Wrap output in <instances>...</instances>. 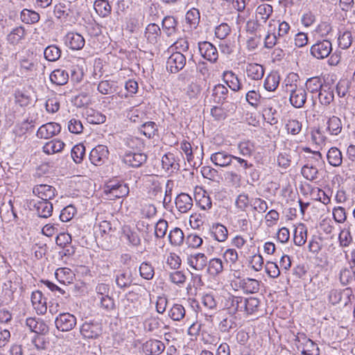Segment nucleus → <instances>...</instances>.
<instances>
[{"label":"nucleus","mask_w":355,"mask_h":355,"mask_svg":"<svg viewBox=\"0 0 355 355\" xmlns=\"http://www.w3.org/2000/svg\"><path fill=\"white\" fill-rule=\"evenodd\" d=\"M211 98L214 103L224 104L230 103L231 110H234L235 105L231 101L234 100L232 94L229 93L228 89L223 84H218L211 89Z\"/></svg>","instance_id":"obj_1"},{"label":"nucleus","mask_w":355,"mask_h":355,"mask_svg":"<svg viewBox=\"0 0 355 355\" xmlns=\"http://www.w3.org/2000/svg\"><path fill=\"white\" fill-rule=\"evenodd\" d=\"M313 159L316 162L315 164L313 163H307L305 164L301 170L302 175L306 180L313 181L318 178L319 175V166H321L323 164L322 159V155L320 152L313 153Z\"/></svg>","instance_id":"obj_2"},{"label":"nucleus","mask_w":355,"mask_h":355,"mask_svg":"<svg viewBox=\"0 0 355 355\" xmlns=\"http://www.w3.org/2000/svg\"><path fill=\"white\" fill-rule=\"evenodd\" d=\"M290 102L296 108H301L306 101V92L302 87H297L296 84H290Z\"/></svg>","instance_id":"obj_3"},{"label":"nucleus","mask_w":355,"mask_h":355,"mask_svg":"<svg viewBox=\"0 0 355 355\" xmlns=\"http://www.w3.org/2000/svg\"><path fill=\"white\" fill-rule=\"evenodd\" d=\"M55 324L58 330L69 331L75 327L76 324V318L69 313H60L56 317Z\"/></svg>","instance_id":"obj_4"},{"label":"nucleus","mask_w":355,"mask_h":355,"mask_svg":"<svg viewBox=\"0 0 355 355\" xmlns=\"http://www.w3.org/2000/svg\"><path fill=\"white\" fill-rule=\"evenodd\" d=\"M80 331L84 338L96 339L101 334L102 327L98 322L86 321L80 327Z\"/></svg>","instance_id":"obj_5"},{"label":"nucleus","mask_w":355,"mask_h":355,"mask_svg":"<svg viewBox=\"0 0 355 355\" xmlns=\"http://www.w3.org/2000/svg\"><path fill=\"white\" fill-rule=\"evenodd\" d=\"M332 51L331 42L328 40L319 41L311 48V55L317 59H324Z\"/></svg>","instance_id":"obj_6"},{"label":"nucleus","mask_w":355,"mask_h":355,"mask_svg":"<svg viewBox=\"0 0 355 355\" xmlns=\"http://www.w3.org/2000/svg\"><path fill=\"white\" fill-rule=\"evenodd\" d=\"M186 64V57L180 52L172 53L166 62V68L171 73H175L182 69Z\"/></svg>","instance_id":"obj_7"},{"label":"nucleus","mask_w":355,"mask_h":355,"mask_svg":"<svg viewBox=\"0 0 355 355\" xmlns=\"http://www.w3.org/2000/svg\"><path fill=\"white\" fill-rule=\"evenodd\" d=\"M61 131V125L55 122H49L41 125L36 133L40 139H48L57 135Z\"/></svg>","instance_id":"obj_8"},{"label":"nucleus","mask_w":355,"mask_h":355,"mask_svg":"<svg viewBox=\"0 0 355 355\" xmlns=\"http://www.w3.org/2000/svg\"><path fill=\"white\" fill-rule=\"evenodd\" d=\"M105 193L110 195V197L122 198L126 197L129 193V187L124 183L110 182L107 185Z\"/></svg>","instance_id":"obj_9"},{"label":"nucleus","mask_w":355,"mask_h":355,"mask_svg":"<svg viewBox=\"0 0 355 355\" xmlns=\"http://www.w3.org/2000/svg\"><path fill=\"white\" fill-rule=\"evenodd\" d=\"M243 297L228 295L225 298L224 306L230 313L235 314L237 312H243Z\"/></svg>","instance_id":"obj_10"},{"label":"nucleus","mask_w":355,"mask_h":355,"mask_svg":"<svg viewBox=\"0 0 355 355\" xmlns=\"http://www.w3.org/2000/svg\"><path fill=\"white\" fill-rule=\"evenodd\" d=\"M198 49L200 55L209 62L214 63L218 60V53L217 49L209 42L198 43Z\"/></svg>","instance_id":"obj_11"},{"label":"nucleus","mask_w":355,"mask_h":355,"mask_svg":"<svg viewBox=\"0 0 355 355\" xmlns=\"http://www.w3.org/2000/svg\"><path fill=\"white\" fill-rule=\"evenodd\" d=\"M108 153L105 146L98 145L91 150L89 159L93 164L101 166L107 159Z\"/></svg>","instance_id":"obj_12"},{"label":"nucleus","mask_w":355,"mask_h":355,"mask_svg":"<svg viewBox=\"0 0 355 355\" xmlns=\"http://www.w3.org/2000/svg\"><path fill=\"white\" fill-rule=\"evenodd\" d=\"M317 97L322 105L329 106L334 100V88L329 83L324 84Z\"/></svg>","instance_id":"obj_13"},{"label":"nucleus","mask_w":355,"mask_h":355,"mask_svg":"<svg viewBox=\"0 0 355 355\" xmlns=\"http://www.w3.org/2000/svg\"><path fill=\"white\" fill-rule=\"evenodd\" d=\"M26 325L31 331L37 334L45 335L49 332L48 325L40 318H28L26 320Z\"/></svg>","instance_id":"obj_14"},{"label":"nucleus","mask_w":355,"mask_h":355,"mask_svg":"<svg viewBox=\"0 0 355 355\" xmlns=\"http://www.w3.org/2000/svg\"><path fill=\"white\" fill-rule=\"evenodd\" d=\"M146 159V155L141 153L128 152L123 156L124 163L135 168L141 166Z\"/></svg>","instance_id":"obj_15"},{"label":"nucleus","mask_w":355,"mask_h":355,"mask_svg":"<svg viewBox=\"0 0 355 355\" xmlns=\"http://www.w3.org/2000/svg\"><path fill=\"white\" fill-rule=\"evenodd\" d=\"M223 79L233 92L242 89L243 85L238 76L232 71H225L223 73Z\"/></svg>","instance_id":"obj_16"},{"label":"nucleus","mask_w":355,"mask_h":355,"mask_svg":"<svg viewBox=\"0 0 355 355\" xmlns=\"http://www.w3.org/2000/svg\"><path fill=\"white\" fill-rule=\"evenodd\" d=\"M187 263L196 270H202L207 265V257L204 253L191 254L187 257Z\"/></svg>","instance_id":"obj_17"},{"label":"nucleus","mask_w":355,"mask_h":355,"mask_svg":"<svg viewBox=\"0 0 355 355\" xmlns=\"http://www.w3.org/2000/svg\"><path fill=\"white\" fill-rule=\"evenodd\" d=\"M55 189L47 184L37 185L33 188V193L40 200H52L55 196Z\"/></svg>","instance_id":"obj_18"},{"label":"nucleus","mask_w":355,"mask_h":355,"mask_svg":"<svg viewBox=\"0 0 355 355\" xmlns=\"http://www.w3.org/2000/svg\"><path fill=\"white\" fill-rule=\"evenodd\" d=\"M165 349L164 344L158 340L150 339L146 341L143 345V349L150 355H159Z\"/></svg>","instance_id":"obj_19"},{"label":"nucleus","mask_w":355,"mask_h":355,"mask_svg":"<svg viewBox=\"0 0 355 355\" xmlns=\"http://www.w3.org/2000/svg\"><path fill=\"white\" fill-rule=\"evenodd\" d=\"M85 39L79 33H69L66 35V44L72 50H80L85 46Z\"/></svg>","instance_id":"obj_20"},{"label":"nucleus","mask_w":355,"mask_h":355,"mask_svg":"<svg viewBox=\"0 0 355 355\" xmlns=\"http://www.w3.org/2000/svg\"><path fill=\"white\" fill-rule=\"evenodd\" d=\"M245 72L250 79L259 80L263 77L265 69L261 64L248 63L246 65Z\"/></svg>","instance_id":"obj_21"},{"label":"nucleus","mask_w":355,"mask_h":355,"mask_svg":"<svg viewBox=\"0 0 355 355\" xmlns=\"http://www.w3.org/2000/svg\"><path fill=\"white\" fill-rule=\"evenodd\" d=\"M31 302L38 314H44L46 312V300L43 298L41 291H36L32 293Z\"/></svg>","instance_id":"obj_22"},{"label":"nucleus","mask_w":355,"mask_h":355,"mask_svg":"<svg viewBox=\"0 0 355 355\" xmlns=\"http://www.w3.org/2000/svg\"><path fill=\"white\" fill-rule=\"evenodd\" d=\"M233 155L225 151H219L211 155V160L216 166L226 167L231 164Z\"/></svg>","instance_id":"obj_23"},{"label":"nucleus","mask_w":355,"mask_h":355,"mask_svg":"<svg viewBox=\"0 0 355 355\" xmlns=\"http://www.w3.org/2000/svg\"><path fill=\"white\" fill-rule=\"evenodd\" d=\"M325 83L320 76H314L308 78L305 83L306 92L313 94H318L322 87L324 86Z\"/></svg>","instance_id":"obj_24"},{"label":"nucleus","mask_w":355,"mask_h":355,"mask_svg":"<svg viewBox=\"0 0 355 355\" xmlns=\"http://www.w3.org/2000/svg\"><path fill=\"white\" fill-rule=\"evenodd\" d=\"M209 231L214 239L218 242H224L227 239L228 231L226 227L219 223H213Z\"/></svg>","instance_id":"obj_25"},{"label":"nucleus","mask_w":355,"mask_h":355,"mask_svg":"<svg viewBox=\"0 0 355 355\" xmlns=\"http://www.w3.org/2000/svg\"><path fill=\"white\" fill-rule=\"evenodd\" d=\"M239 287L246 293H255L259 291V282L255 279L244 278L239 282Z\"/></svg>","instance_id":"obj_26"},{"label":"nucleus","mask_w":355,"mask_h":355,"mask_svg":"<svg viewBox=\"0 0 355 355\" xmlns=\"http://www.w3.org/2000/svg\"><path fill=\"white\" fill-rule=\"evenodd\" d=\"M55 275L58 281L64 286L72 284L74 279L73 272L71 269L67 268H60L57 269Z\"/></svg>","instance_id":"obj_27"},{"label":"nucleus","mask_w":355,"mask_h":355,"mask_svg":"<svg viewBox=\"0 0 355 355\" xmlns=\"http://www.w3.org/2000/svg\"><path fill=\"white\" fill-rule=\"evenodd\" d=\"M343 129L342 122L339 117L331 116L327 121V131L331 135L337 136Z\"/></svg>","instance_id":"obj_28"},{"label":"nucleus","mask_w":355,"mask_h":355,"mask_svg":"<svg viewBox=\"0 0 355 355\" xmlns=\"http://www.w3.org/2000/svg\"><path fill=\"white\" fill-rule=\"evenodd\" d=\"M276 28V24H272V21L269 23V29L264 38V46L266 49H272L275 44L281 42V39H278V35L274 31Z\"/></svg>","instance_id":"obj_29"},{"label":"nucleus","mask_w":355,"mask_h":355,"mask_svg":"<svg viewBox=\"0 0 355 355\" xmlns=\"http://www.w3.org/2000/svg\"><path fill=\"white\" fill-rule=\"evenodd\" d=\"M33 206L40 217L48 218L51 216L53 205L51 201H37Z\"/></svg>","instance_id":"obj_30"},{"label":"nucleus","mask_w":355,"mask_h":355,"mask_svg":"<svg viewBox=\"0 0 355 355\" xmlns=\"http://www.w3.org/2000/svg\"><path fill=\"white\" fill-rule=\"evenodd\" d=\"M307 239V228L303 223H299L295 230L293 235V241L296 245H303Z\"/></svg>","instance_id":"obj_31"},{"label":"nucleus","mask_w":355,"mask_h":355,"mask_svg":"<svg viewBox=\"0 0 355 355\" xmlns=\"http://www.w3.org/2000/svg\"><path fill=\"white\" fill-rule=\"evenodd\" d=\"M122 236L128 241V244L137 247L141 243V239L139 234L132 230L129 226H124L122 229Z\"/></svg>","instance_id":"obj_32"},{"label":"nucleus","mask_w":355,"mask_h":355,"mask_svg":"<svg viewBox=\"0 0 355 355\" xmlns=\"http://www.w3.org/2000/svg\"><path fill=\"white\" fill-rule=\"evenodd\" d=\"M69 80L67 71L61 69H55L50 75V80L56 85H64Z\"/></svg>","instance_id":"obj_33"},{"label":"nucleus","mask_w":355,"mask_h":355,"mask_svg":"<svg viewBox=\"0 0 355 355\" xmlns=\"http://www.w3.org/2000/svg\"><path fill=\"white\" fill-rule=\"evenodd\" d=\"M65 144L60 139H53L46 142L43 146V152L48 155L60 153L62 150Z\"/></svg>","instance_id":"obj_34"},{"label":"nucleus","mask_w":355,"mask_h":355,"mask_svg":"<svg viewBox=\"0 0 355 355\" xmlns=\"http://www.w3.org/2000/svg\"><path fill=\"white\" fill-rule=\"evenodd\" d=\"M161 29L158 25L155 24H150L147 26L145 32V36L147 40L151 44H155L158 42Z\"/></svg>","instance_id":"obj_35"},{"label":"nucleus","mask_w":355,"mask_h":355,"mask_svg":"<svg viewBox=\"0 0 355 355\" xmlns=\"http://www.w3.org/2000/svg\"><path fill=\"white\" fill-rule=\"evenodd\" d=\"M94 8L96 13L101 17H107L111 14L112 6L107 0H96Z\"/></svg>","instance_id":"obj_36"},{"label":"nucleus","mask_w":355,"mask_h":355,"mask_svg":"<svg viewBox=\"0 0 355 355\" xmlns=\"http://www.w3.org/2000/svg\"><path fill=\"white\" fill-rule=\"evenodd\" d=\"M178 22L172 16H167L162 20V28L168 37L174 35L177 31Z\"/></svg>","instance_id":"obj_37"},{"label":"nucleus","mask_w":355,"mask_h":355,"mask_svg":"<svg viewBox=\"0 0 355 355\" xmlns=\"http://www.w3.org/2000/svg\"><path fill=\"white\" fill-rule=\"evenodd\" d=\"M132 282V276L130 271H120L116 275V284L121 288L129 287Z\"/></svg>","instance_id":"obj_38"},{"label":"nucleus","mask_w":355,"mask_h":355,"mask_svg":"<svg viewBox=\"0 0 355 355\" xmlns=\"http://www.w3.org/2000/svg\"><path fill=\"white\" fill-rule=\"evenodd\" d=\"M280 81V77L277 72L272 71L266 78L264 80V88L269 92L275 91Z\"/></svg>","instance_id":"obj_39"},{"label":"nucleus","mask_w":355,"mask_h":355,"mask_svg":"<svg viewBox=\"0 0 355 355\" xmlns=\"http://www.w3.org/2000/svg\"><path fill=\"white\" fill-rule=\"evenodd\" d=\"M328 162L333 166H340L343 162V155L340 150L336 148H331L327 154Z\"/></svg>","instance_id":"obj_40"},{"label":"nucleus","mask_w":355,"mask_h":355,"mask_svg":"<svg viewBox=\"0 0 355 355\" xmlns=\"http://www.w3.org/2000/svg\"><path fill=\"white\" fill-rule=\"evenodd\" d=\"M85 117L89 123L101 124L105 121L106 117L101 112L93 109H87L85 112Z\"/></svg>","instance_id":"obj_41"},{"label":"nucleus","mask_w":355,"mask_h":355,"mask_svg":"<svg viewBox=\"0 0 355 355\" xmlns=\"http://www.w3.org/2000/svg\"><path fill=\"white\" fill-rule=\"evenodd\" d=\"M20 19L25 24H33L40 21V16L37 12L25 8L20 13Z\"/></svg>","instance_id":"obj_42"},{"label":"nucleus","mask_w":355,"mask_h":355,"mask_svg":"<svg viewBox=\"0 0 355 355\" xmlns=\"http://www.w3.org/2000/svg\"><path fill=\"white\" fill-rule=\"evenodd\" d=\"M185 315L186 310L180 304H174L168 311V316L174 321H180Z\"/></svg>","instance_id":"obj_43"},{"label":"nucleus","mask_w":355,"mask_h":355,"mask_svg":"<svg viewBox=\"0 0 355 355\" xmlns=\"http://www.w3.org/2000/svg\"><path fill=\"white\" fill-rule=\"evenodd\" d=\"M61 53L60 49L55 44L48 46L44 51L45 59L50 62L57 61L60 58Z\"/></svg>","instance_id":"obj_44"},{"label":"nucleus","mask_w":355,"mask_h":355,"mask_svg":"<svg viewBox=\"0 0 355 355\" xmlns=\"http://www.w3.org/2000/svg\"><path fill=\"white\" fill-rule=\"evenodd\" d=\"M259 303V300L257 297H244L243 312L248 315L253 314L258 311Z\"/></svg>","instance_id":"obj_45"},{"label":"nucleus","mask_w":355,"mask_h":355,"mask_svg":"<svg viewBox=\"0 0 355 355\" xmlns=\"http://www.w3.org/2000/svg\"><path fill=\"white\" fill-rule=\"evenodd\" d=\"M184 238V233L179 227L173 228L168 234V241L174 246H180L183 243Z\"/></svg>","instance_id":"obj_46"},{"label":"nucleus","mask_w":355,"mask_h":355,"mask_svg":"<svg viewBox=\"0 0 355 355\" xmlns=\"http://www.w3.org/2000/svg\"><path fill=\"white\" fill-rule=\"evenodd\" d=\"M98 91L102 94H110L117 90L116 83L113 80H102L97 87Z\"/></svg>","instance_id":"obj_47"},{"label":"nucleus","mask_w":355,"mask_h":355,"mask_svg":"<svg viewBox=\"0 0 355 355\" xmlns=\"http://www.w3.org/2000/svg\"><path fill=\"white\" fill-rule=\"evenodd\" d=\"M25 35V30L22 26H18L12 30L8 35L7 40L11 44H16L21 41Z\"/></svg>","instance_id":"obj_48"},{"label":"nucleus","mask_w":355,"mask_h":355,"mask_svg":"<svg viewBox=\"0 0 355 355\" xmlns=\"http://www.w3.org/2000/svg\"><path fill=\"white\" fill-rule=\"evenodd\" d=\"M223 270V264L220 259H211L208 263L207 272L212 276L221 273Z\"/></svg>","instance_id":"obj_49"},{"label":"nucleus","mask_w":355,"mask_h":355,"mask_svg":"<svg viewBox=\"0 0 355 355\" xmlns=\"http://www.w3.org/2000/svg\"><path fill=\"white\" fill-rule=\"evenodd\" d=\"M201 303L205 309L211 312H216L217 310V302L213 294L203 295L201 297Z\"/></svg>","instance_id":"obj_50"},{"label":"nucleus","mask_w":355,"mask_h":355,"mask_svg":"<svg viewBox=\"0 0 355 355\" xmlns=\"http://www.w3.org/2000/svg\"><path fill=\"white\" fill-rule=\"evenodd\" d=\"M162 168L166 171L171 170V172H173V170L178 169L177 166H178V164L175 163L174 155L172 153L165 154L162 157Z\"/></svg>","instance_id":"obj_51"},{"label":"nucleus","mask_w":355,"mask_h":355,"mask_svg":"<svg viewBox=\"0 0 355 355\" xmlns=\"http://www.w3.org/2000/svg\"><path fill=\"white\" fill-rule=\"evenodd\" d=\"M200 12L196 8H191L186 13L185 19L191 28H196L200 21Z\"/></svg>","instance_id":"obj_52"},{"label":"nucleus","mask_w":355,"mask_h":355,"mask_svg":"<svg viewBox=\"0 0 355 355\" xmlns=\"http://www.w3.org/2000/svg\"><path fill=\"white\" fill-rule=\"evenodd\" d=\"M139 273L142 278L150 280L155 275L154 268L149 262H143L139 266Z\"/></svg>","instance_id":"obj_53"},{"label":"nucleus","mask_w":355,"mask_h":355,"mask_svg":"<svg viewBox=\"0 0 355 355\" xmlns=\"http://www.w3.org/2000/svg\"><path fill=\"white\" fill-rule=\"evenodd\" d=\"M302 123L297 119H289L286 121L285 128L288 134L298 135L302 130Z\"/></svg>","instance_id":"obj_54"},{"label":"nucleus","mask_w":355,"mask_h":355,"mask_svg":"<svg viewBox=\"0 0 355 355\" xmlns=\"http://www.w3.org/2000/svg\"><path fill=\"white\" fill-rule=\"evenodd\" d=\"M238 150L243 157H251L254 150V145L250 141H241L238 144Z\"/></svg>","instance_id":"obj_55"},{"label":"nucleus","mask_w":355,"mask_h":355,"mask_svg":"<svg viewBox=\"0 0 355 355\" xmlns=\"http://www.w3.org/2000/svg\"><path fill=\"white\" fill-rule=\"evenodd\" d=\"M71 157L76 164L80 163L85 155V147L83 144H79L71 149Z\"/></svg>","instance_id":"obj_56"},{"label":"nucleus","mask_w":355,"mask_h":355,"mask_svg":"<svg viewBox=\"0 0 355 355\" xmlns=\"http://www.w3.org/2000/svg\"><path fill=\"white\" fill-rule=\"evenodd\" d=\"M139 130L146 137L151 138L155 135L157 131V128L155 122L148 121L141 125Z\"/></svg>","instance_id":"obj_57"},{"label":"nucleus","mask_w":355,"mask_h":355,"mask_svg":"<svg viewBox=\"0 0 355 355\" xmlns=\"http://www.w3.org/2000/svg\"><path fill=\"white\" fill-rule=\"evenodd\" d=\"M15 201H8L7 202H2L0 207V214L6 213L8 214V217L9 220H10L11 216L15 219L17 218V213L15 209L14 202Z\"/></svg>","instance_id":"obj_58"},{"label":"nucleus","mask_w":355,"mask_h":355,"mask_svg":"<svg viewBox=\"0 0 355 355\" xmlns=\"http://www.w3.org/2000/svg\"><path fill=\"white\" fill-rule=\"evenodd\" d=\"M272 13V7L268 3L259 5L257 8V15L266 21Z\"/></svg>","instance_id":"obj_59"},{"label":"nucleus","mask_w":355,"mask_h":355,"mask_svg":"<svg viewBox=\"0 0 355 355\" xmlns=\"http://www.w3.org/2000/svg\"><path fill=\"white\" fill-rule=\"evenodd\" d=\"M352 43V35L350 31H346L338 37V45L343 49H347Z\"/></svg>","instance_id":"obj_60"},{"label":"nucleus","mask_w":355,"mask_h":355,"mask_svg":"<svg viewBox=\"0 0 355 355\" xmlns=\"http://www.w3.org/2000/svg\"><path fill=\"white\" fill-rule=\"evenodd\" d=\"M76 214V209L74 206L69 205L66 206L60 215V220L63 222L69 221Z\"/></svg>","instance_id":"obj_61"},{"label":"nucleus","mask_w":355,"mask_h":355,"mask_svg":"<svg viewBox=\"0 0 355 355\" xmlns=\"http://www.w3.org/2000/svg\"><path fill=\"white\" fill-rule=\"evenodd\" d=\"M168 229V222L164 219H159L155 226V236L157 238H164Z\"/></svg>","instance_id":"obj_62"},{"label":"nucleus","mask_w":355,"mask_h":355,"mask_svg":"<svg viewBox=\"0 0 355 355\" xmlns=\"http://www.w3.org/2000/svg\"><path fill=\"white\" fill-rule=\"evenodd\" d=\"M352 236L348 229H343L340 231L338 236L340 246L348 247L352 242Z\"/></svg>","instance_id":"obj_63"},{"label":"nucleus","mask_w":355,"mask_h":355,"mask_svg":"<svg viewBox=\"0 0 355 355\" xmlns=\"http://www.w3.org/2000/svg\"><path fill=\"white\" fill-rule=\"evenodd\" d=\"M169 279L172 283L182 286L184 284L187 277L182 271L177 270L170 273Z\"/></svg>","instance_id":"obj_64"}]
</instances>
